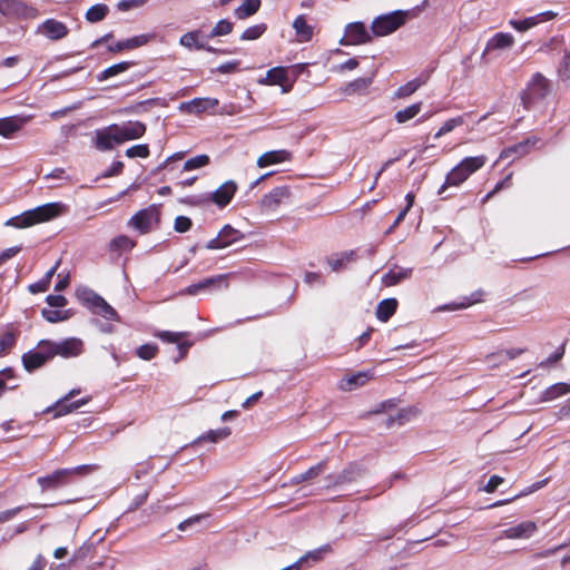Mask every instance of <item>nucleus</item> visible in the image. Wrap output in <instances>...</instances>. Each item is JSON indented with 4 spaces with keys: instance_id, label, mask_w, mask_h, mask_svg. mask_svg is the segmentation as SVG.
Here are the masks:
<instances>
[{
    "instance_id": "1",
    "label": "nucleus",
    "mask_w": 570,
    "mask_h": 570,
    "mask_svg": "<svg viewBox=\"0 0 570 570\" xmlns=\"http://www.w3.org/2000/svg\"><path fill=\"white\" fill-rule=\"evenodd\" d=\"M65 209L66 205L61 203H48L9 218L4 225L14 228H28L59 217Z\"/></svg>"
},
{
    "instance_id": "2",
    "label": "nucleus",
    "mask_w": 570,
    "mask_h": 570,
    "mask_svg": "<svg viewBox=\"0 0 570 570\" xmlns=\"http://www.w3.org/2000/svg\"><path fill=\"white\" fill-rule=\"evenodd\" d=\"M97 469L92 464L78 465L70 469H57L52 473L37 479L42 492L53 491L72 483L76 479L83 478Z\"/></svg>"
},
{
    "instance_id": "3",
    "label": "nucleus",
    "mask_w": 570,
    "mask_h": 570,
    "mask_svg": "<svg viewBox=\"0 0 570 570\" xmlns=\"http://www.w3.org/2000/svg\"><path fill=\"white\" fill-rule=\"evenodd\" d=\"M487 163L484 155L465 157L463 158L451 171L446 175L444 183L440 186L438 194L443 195L449 187H459L469 177L481 169Z\"/></svg>"
},
{
    "instance_id": "4",
    "label": "nucleus",
    "mask_w": 570,
    "mask_h": 570,
    "mask_svg": "<svg viewBox=\"0 0 570 570\" xmlns=\"http://www.w3.org/2000/svg\"><path fill=\"white\" fill-rule=\"evenodd\" d=\"M551 91V82L541 72L531 76L525 88L520 94L524 109H531L538 101L543 100Z\"/></svg>"
},
{
    "instance_id": "5",
    "label": "nucleus",
    "mask_w": 570,
    "mask_h": 570,
    "mask_svg": "<svg viewBox=\"0 0 570 570\" xmlns=\"http://www.w3.org/2000/svg\"><path fill=\"white\" fill-rule=\"evenodd\" d=\"M161 220V210L159 205H150L146 208L138 210L129 219L128 225L138 230L141 235L150 233L153 229L158 228Z\"/></svg>"
},
{
    "instance_id": "6",
    "label": "nucleus",
    "mask_w": 570,
    "mask_h": 570,
    "mask_svg": "<svg viewBox=\"0 0 570 570\" xmlns=\"http://www.w3.org/2000/svg\"><path fill=\"white\" fill-rule=\"evenodd\" d=\"M78 297L94 314L108 321H119V315L116 309L92 289H83Z\"/></svg>"
},
{
    "instance_id": "7",
    "label": "nucleus",
    "mask_w": 570,
    "mask_h": 570,
    "mask_svg": "<svg viewBox=\"0 0 570 570\" xmlns=\"http://www.w3.org/2000/svg\"><path fill=\"white\" fill-rule=\"evenodd\" d=\"M52 358L49 340H41L35 350L28 351L22 355L21 361L24 370L32 373Z\"/></svg>"
},
{
    "instance_id": "8",
    "label": "nucleus",
    "mask_w": 570,
    "mask_h": 570,
    "mask_svg": "<svg viewBox=\"0 0 570 570\" xmlns=\"http://www.w3.org/2000/svg\"><path fill=\"white\" fill-rule=\"evenodd\" d=\"M406 13L394 11L375 18L371 29L375 36H387L405 23Z\"/></svg>"
},
{
    "instance_id": "9",
    "label": "nucleus",
    "mask_w": 570,
    "mask_h": 570,
    "mask_svg": "<svg viewBox=\"0 0 570 570\" xmlns=\"http://www.w3.org/2000/svg\"><path fill=\"white\" fill-rule=\"evenodd\" d=\"M49 347L52 357L61 356L63 358L76 357L82 353L83 343L80 338L69 337L61 342L49 340Z\"/></svg>"
},
{
    "instance_id": "10",
    "label": "nucleus",
    "mask_w": 570,
    "mask_h": 570,
    "mask_svg": "<svg viewBox=\"0 0 570 570\" xmlns=\"http://www.w3.org/2000/svg\"><path fill=\"white\" fill-rule=\"evenodd\" d=\"M244 238V235L240 230L232 227L230 225H225L218 233V235L210 239L206 244L207 249H222L228 247L236 242Z\"/></svg>"
},
{
    "instance_id": "11",
    "label": "nucleus",
    "mask_w": 570,
    "mask_h": 570,
    "mask_svg": "<svg viewBox=\"0 0 570 570\" xmlns=\"http://www.w3.org/2000/svg\"><path fill=\"white\" fill-rule=\"evenodd\" d=\"M372 36L363 22H352L345 28L344 39L341 43L345 46H357L370 42Z\"/></svg>"
},
{
    "instance_id": "12",
    "label": "nucleus",
    "mask_w": 570,
    "mask_h": 570,
    "mask_svg": "<svg viewBox=\"0 0 570 570\" xmlns=\"http://www.w3.org/2000/svg\"><path fill=\"white\" fill-rule=\"evenodd\" d=\"M114 130L117 131L120 144L138 139L142 137L147 130L146 125L138 120H129L122 124H114Z\"/></svg>"
},
{
    "instance_id": "13",
    "label": "nucleus",
    "mask_w": 570,
    "mask_h": 570,
    "mask_svg": "<svg viewBox=\"0 0 570 570\" xmlns=\"http://www.w3.org/2000/svg\"><path fill=\"white\" fill-rule=\"evenodd\" d=\"M291 188L288 186H278L265 194L261 199V207L264 210H275L283 203L291 198Z\"/></svg>"
},
{
    "instance_id": "14",
    "label": "nucleus",
    "mask_w": 570,
    "mask_h": 570,
    "mask_svg": "<svg viewBox=\"0 0 570 570\" xmlns=\"http://www.w3.org/2000/svg\"><path fill=\"white\" fill-rule=\"evenodd\" d=\"M227 275H215L212 277L204 278L198 283L190 284L186 289L188 295H197L200 292L218 289L220 287H227Z\"/></svg>"
},
{
    "instance_id": "15",
    "label": "nucleus",
    "mask_w": 570,
    "mask_h": 570,
    "mask_svg": "<svg viewBox=\"0 0 570 570\" xmlns=\"http://www.w3.org/2000/svg\"><path fill=\"white\" fill-rule=\"evenodd\" d=\"M114 128L115 126L112 124L95 131V147L98 150L107 151L114 149L115 145H120L118 134Z\"/></svg>"
},
{
    "instance_id": "16",
    "label": "nucleus",
    "mask_w": 570,
    "mask_h": 570,
    "mask_svg": "<svg viewBox=\"0 0 570 570\" xmlns=\"http://www.w3.org/2000/svg\"><path fill=\"white\" fill-rule=\"evenodd\" d=\"M539 138L532 136L529 137L513 146H509L501 150L500 159H509L512 160L521 158L530 153V150L538 144Z\"/></svg>"
},
{
    "instance_id": "17",
    "label": "nucleus",
    "mask_w": 570,
    "mask_h": 570,
    "mask_svg": "<svg viewBox=\"0 0 570 570\" xmlns=\"http://www.w3.org/2000/svg\"><path fill=\"white\" fill-rule=\"evenodd\" d=\"M237 189L238 186L234 180H227L210 194L209 199L219 208H224L232 202Z\"/></svg>"
},
{
    "instance_id": "18",
    "label": "nucleus",
    "mask_w": 570,
    "mask_h": 570,
    "mask_svg": "<svg viewBox=\"0 0 570 570\" xmlns=\"http://www.w3.org/2000/svg\"><path fill=\"white\" fill-rule=\"evenodd\" d=\"M199 32L198 31H189L184 33L180 37L179 43L188 49L195 48L197 50H205L212 53H220V55H230L234 51L228 49H217L212 46H206L205 43L198 40Z\"/></svg>"
},
{
    "instance_id": "19",
    "label": "nucleus",
    "mask_w": 570,
    "mask_h": 570,
    "mask_svg": "<svg viewBox=\"0 0 570 570\" xmlns=\"http://www.w3.org/2000/svg\"><path fill=\"white\" fill-rule=\"evenodd\" d=\"M219 105L216 98H194L190 101L183 102L180 109L188 114H202L209 110H215Z\"/></svg>"
},
{
    "instance_id": "20",
    "label": "nucleus",
    "mask_w": 570,
    "mask_h": 570,
    "mask_svg": "<svg viewBox=\"0 0 570 570\" xmlns=\"http://www.w3.org/2000/svg\"><path fill=\"white\" fill-rule=\"evenodd\" d=\"M39 31L53 41L61 40L69 33L68 27L56 19L45 20L39 27Z\"/></svg>"
},
{
    "instance_id": "21",
    "label": "nucleus",
    "mask_w": 570,
    "mask_h": 570,
    "mask_svg": "<svg viewBox=\"0 0 570 570\" xmlns=\"http://www.w3.org/2000/svg\"><path fill=\"white\" fill-rule=\"evenodd\" d=\"M362 472L363 470L357 464H350L337 475H327L326 480L330 482L327 488L355 482Z\"/></svg>"
},
{
    "instance_id": "22",
    "label": "nucleus",
    "mask_w": 570,
    "mask_h": 570,
    "mask_svg": "<svg viewBox=\"0 0 570 570\" xmlns=\"http://www.w3.org/2000/svg\"><path fill=\"white\" fill-rule=\"evenodd\" d=\"M358 255L354 249L336 253L326 258L333 272H341L348 267L350 264L356 262Z\"/></svg>"
},
{
    "instance_id": "23",
    "label": "nucleus",
    "mask_w": 570,
    "mask_h": 570,
    "mask_svg": "<svg viewBox=\"0 0 570 570\" xmlns=\"http://www.w3.org/2000/svg\"><path fill=\"white\" fill-rule=\"evenodd\" d=\"M28 117L10 116L0 118V136L4 138H12L27 122Z\"/></svg>"
},
{
    "instance_id": "24",
    "label": "nucleus",
    "mask_w": 570,
    "mask_h": 570,
    "mask_svg": "<svg viewBox=\"0 0 570 570\" xmlns=\"http://www.w3.org/2000/svg\"><path fill=\"white\" fill-rule=\"evenodd\" d=\"M35 9L19 0H0V12L8 17H27Z\"/></svg>"
},
{
    "instance_id": "25",
    "label": "nucleus",
    "mask_w": 570,
    "mask_h": 570,
    "mask_svg": "<svg viewBox=\"0 0 570 570\" xmlns=\"http://www.w3.org/2000/svg\"><path fill=\"white\" fill-rule=\"evenodd\" d=\"M292 159V153L286 149L271 150L264 153L257 159L259 168L268 167L276 164H282Z\"/></svg>"
},
{
    "instance_id": "26",
    "label": "nucleus",
    "mask_w": 570,
    "mask_h": 570,
    "mask_svg": "<svg viewBox=\"0 0 570 570\" xmlns=\"http://www.w3.org/2000/svg\"><path fill=\"white\" fill-rule=\"evenodd\" d=\"M372 379L373 374L370 371L357 372L343 377L338 383V387L343 391H352L365 385Z\"/></svg>"
},
{
    "instance_id": "27",
    "label": "nucleus",
    "mask_w": 570,
    "mask_h": 570,
    "mask_svg": "<svg viewBox=\"0 0 570 570\" xmlns=\"http://www.w3.org/2000/svg\"><path fill=\"white\" fill-rule=\"evenodd\" d=\"M77 393H79V391L72 390L63 399L59 400L55 404L56 416L67 415L71 412L78 410L79 407H81L82 405H85L87 403V400H78L75 402H68Z\"/></svg>"
},
{
    "instance_id": "28",
    "label": "nucleus",
    "mask_w": 570,
    "mask_h": 570,
    "mask_svg": "<svg viewBox=\"0 0 570 570\" xmlns=\"http://www.w3.org/2000/svg\"><path fill=\"white\" fill-rule=\"evenodd\" d=\"M538 527L533 521H523L514 527H510L504 530V535L508 539H527L530 538Z\"/></svg>"
},
{
    "instance_id": "29",
    "label": "nucleus",
    "mask_w": 570,
    "mask_h": 570,
    "mask_svg": "<svg viewBox=\"0 0 570 570\" xmlns=\"http://www.w3.org/2000/svg\"><path fill=\"white\" fill-rule=\"evenodd\" d=\"M412 268L394 266L382 276V284L386 287L395 286L412 276Z\"/></svg>"
},
{
    "instance_id": "30",
    "label": "nucleus",
    "mask_w": 570,
    "mask_h": 570,
    "mask_svg": "<svg viewBox=\"0 0 570 570\" xmlns=\"http://www.w3.org/2000/svg\"><path fill=\"white\" fill-rule=\"evenodd\" d=\"M484 295V292L482 289H478L474 293L471 294L469 297H463L459 302H452L449 304H445L443 306H440V311H456V309H463L468 308L474 304H478L482 302V297Z\"/></svg>"
},
{
    "instance_id": "31",
    "label": "nucleus",
    "mask_w": 570,
    "mask_h": 570,
    "mask_svg": "<svg viewBox=\"0 0 570 570\" xmlns=\"http://www.w3.org/2000/svg\"><path fill=\"white\" fill-rule=\"evenodd\" d=\"M287 80L288 72L285 67H275L266 72V83L272 86H282L284 92H288L292 88V85L288 87L284 86L287 82Z\"/></svg>"
},
{
    "instance_id": "32",
    "label": "nucleus",
    "mask_w": 570,
    "mask_h": 570,
    "mask_svg": "<svg viewBox=\"0 0 570 570\" xmlns=\"http://www.w3.org/2000/svg\"><path fill=\"white\" fill-rule=\"evenodd\" d=\"M293 28L299 41L307 42L313 38L314 28L308 24L304 14H299L294 19Z\"/></svg>"
},
{
    "instance_id": "33",
    "label": "nucleus",
    "mask_w": 570,
    "mask_h": 570,
    "mask_svg": "<svg viewBox=\"0 0 570 570\" xmlns=\"http://www.w3.org/2000/svg\"><path fill=\"white\" fill-rule=\"evenodd\" d=\"M514 45V37L508 32H498L487 42V50H502Z\"/></svg>"
},
{
    "instance_id": "34",
    "label": "nucleus",
    "mask_w": 570,
    "mask_h": 570,
    "mask_svg": "<svg viewBox=\"0 0 570 570\" xmlns=\"http://www.w3.org/2000/svg\"><path fill=\"white\" fill-rule=\"evenodd\" d=\"M332 552V546L330 543L323 544L322 547L306 552L303 557H301L294 564L293 568L301 567L304 562L312 560L313 562H320L323 560L324 556Z\"/></svg>"
},
{
    "instance_id": "35",
    "label": "nucleus",
    "mask_w": 570,
    "mask_h": 570,
    "mask_svg": "<svg viewBox=\"0 0 570 570\" xmlns=\"http://www.w3.org/2000/svg\"><path fill=\"white\" fill-rule=\"evenodd\" d=\"M396 298H385L381 301L376 307V317L381 322H387L396 312Z\"/></svg>"
},
{
    "instance_id": "36",
    "label": "nucleus",
    "mask_w": 570,
    "mask_h": 570,
    "mask_svg": "<svg viewBox=\"0 0 570 570\" xmlns=\"http://www.w3.org/2000/svg\"><path fill=\"white\" fill-rule=\"evenodd\" d=\"M261 6V0H244L242 4L235 9L234 14L238 20H245L258 12Z\"/></svg>"
},
{
    "instance_id": "37",
    "label": "nucleus",
    "mask_w": 570,
    "mask_h": 570,
    "mask_svg": "<svg viewBox=\"0 0 570 570\" xmlns=\"http://www.w3.org/2000/svg\"><path fill=\"white\" fill-rule=\"evenodd\" d=\"M19 331L13 330L12 326L0 335V356L8 354L17 344Z\"/></svg>"
},
{
    "instance_id": "38",
    "label": "nucleus",
    "mask_w": 570,
    "mask_h": 570,
    "mask_svg": "<svg viewBox=\"0 0 570 570\" xmlns=\"http://www.w3.org/2000/svg\"><path fill=\"white\" fill-rule=\"evenodd\" d=\"M568 393H570V383L560 382L546 389V391L542 393L541 400L544 402L553 401Z\"/></svg>"
},
{
    "instance_id": "39",
    "label": "nucleus",
    "mask_w": 570,
    "mask_h": 570,
    "mask_svg": "<svg viewBox=\"0 0 570 570\" xmlns=\"http://www.w3.org/2000/svg\"><path fill=\"white\" fill-rule=\"evenodd\" d=\"M109 13V7L105 3H97L90 7L86 13L85 18L90 23H97L102 21Z\"/></svg>"
},
{
    "instance_id": "40",
    "label": "nucleus",
    "mask_w": 570,
    "mask_h": 570,
    "mask_svg": "<svg viewBox=\"0 0 570 570\" xmlns=\"http://www.w3.org/2000/svg\"><path fill=\"white\" fill-rule=\"evenodd\" d=\"M372 82V77L356 78L346 85L344 91L347 95L363 94L368 89Z\"/></svg>"
},
{
    "instance_id": "41",
    "label": "nucleus",
    "mask_w": 570,
    "mask_h": 570,
    "mask_svg": "<svg viewBox=\"0 0 570 570\" xmlns=\"http://www.w3.org/2000/svg\"><path fill=\"white\" fill-rule=\"evenodd\" d=\"M422 102H415L411 106H407L406 108L399 110L395 112L394 118L399 124H404L414 117H416L421 109H422Z\"/></svg>"
},
{
    "instance_id": "42",
    "label": "nucleus",
    "mask_w": 570,
    "mask_h": 570,
    "mask_svg": "<svg viewBox=\"0 0 570 570\" xmlns=\"http://www.w3.org/2000/svg\"><path fill=\"white\" fill-rule=\"evenodd\" d=\"M134 65H135V62H132V61H121L119 63H115V65L106 68L104 71H101V73L98 76V80H106V79L117 76L121 72H125Z\"/></svg>"
},
{
    "instance_id": "43",
    "label": "nucleus",
    "mask_w": 570,
    "mask_h": 570,
    "mask_svg": "<svg viewBox=\"0 0 570 570\" xmlns=\"http://www.w3.org/2000/svg\"><path fill=\"white\" fill-rule=\"evenodd\" d=\"M425 83V79L415 78L403 86H400L395 91V97L407 98L413 95L422 85Z\"/></svg>"
},
{
    "instance_id": "44",
    "label": "nucleus",
    "mask_w": 570,
    "mask_h": 570,
    "mask_svg": "<svg viewBox=\"0 0 570 570\" xmlns=\"http://www.w3.org/2000/svg\"><path fill=\"white\" fill-rule=\"evenodd\" d=\"M464 122H465L464 115L448 119L440 127V129L435 132L434 138L438 139V138L444 136L445 134L451 132L454 128L464 125Z\"/></svg>"
},
{
    "instance_id": "45",
    "label": "nucleus",
    "mask_w": 570,
    "mask_h": 570,
    "mask_svg": "<svg viewBox=\"0 0 570 570\" xmlns=\"http://www.w3.org/2000/svg\"><path fill=\"white\" fill-rule=\"evenodd\" d=\"M266 30L267 24L264 22L250 26L247 29H245L244 32L240 35V40H256L261 38L266 32Z\"/></svg>"
},
{
    "instance_id": "46",
    "label": "nucleus",
    "mask_w": 570,
    "mask_h": 570,
    "mask_svg": "<svg viewBox=\"0 0 570 570\" xmlns=\"http://www.w3.org/2000/svg\"><path fill=\"white\" fill-rule=\"evenodd\" d=\"M540 21V16H533L523 20H510L509 23L517 31L523 32L537 26Z\"/></svg>"
},
{
    "instance_id": "47",
    "label": "nucleus",
    "mask_w": 570,
    "mask_h": 570,
    "mask_svg": "<svg viewBox=\"0 0 570 570\" xmlns=\"http://www.w3.org/2000/svg\"><path fill=\"white\" fill-rule=\"evenodd\" d=\"M230 434V430L228 428H222L218 430H210L207 433L200 435L198 438L199 442H213L216 443L219 440L226 439Z\"/></svg>"
},
{
    "instance_id": "48",
    "label": "nucleus",
    "mask_w": 570,
    "mask_h": 570,
    "mask_svg": "<svg viewBox=\"0 0 570 570\" xmlns=\"http://www.w3.org/2000/svg\"><path fill=\"white\" fill-rule=\"evenodd\" d=\"M159 348L156 344L147 343L136 350V355L144 361H150L157 356Z\"/></svg>"
},
{
    "instance_id": "49",
    "label": "nucleus",
    "mask_w": 570,
    "mask_h": 570,
    "mask_svg": "<svg viewBox=\"0 0 570 570\" xmlns=\"http://www.w3.org/2000/svg\"><path fill=\"white\" fill-rule=\"evenodd\" d=\"M233 28H234V23L230 22L229 20H226V19L219 20L216 23V26L213 28V30L210 31L209 37L215 38V37H220V36H227L233 31Z\"/></svg>"
},
{
    "instance_id": "50",
    "label": "nucleus",
    "mask_w": 570,
    "mask_h": 570,
    "mask_svg": "<svg viewBox=\"0 0 570 570\" xmlns=\"http://www.w3.org/2000/svg\"><path fill=\"white\" fill-rule=\"evenodd\" d=\"M209 161V156L203 154L186 160L183 168L186 171L194 170L207 166Z\"/></svg>"
},
{
    "instance_id": "51",
    "label": "nucleus",
    "mask_w": 570,
    "mask_h": 570,
    "mask_svg": "<svg viewBox=\"0 0 570 570\" xmlns=\"http://www.w3.org/2000/svg\"><path fill=\"white\" fill-rule=\"evenodd\" d=\"M157 338L165 343H176L178 344L179 341L187 336L188 333L186 332H170V331H159L154 334Z\"/></svg>"
},
{
    "instance_id": "52",
    "label": "nucleus",
    "mask_w": 570,
    "mask_h": 570,
    "mask_svg": "<svg viewBox=\"0 0 570 570\" xmlns=\"http://www.w3.org/2000/svg\"><path fill=\"white\" fill-rule=\"evenodd\" d=\"M153 39H155V35H139V36H135V37H132L130 39H126L125 40L126 49L127 50H132V49L139 48L141 46L147 45Z\"/></svg>"
},
{
    "instance_id": "53",
    "label": "nucleus",
    "mask_w": 570,
    "mask_h": 570,
    "mask_svg": "<svg viewBox=\"0 0 570 570\" xmlns=\"http://www.w3.org/2000/svg\"><path fill=\"white\" fill-rule=\"evenodd\" d=\"M327 466V460H322L316 465L311 466L307 471L301 473V480L309 481L315 479L325 471Z\"/></svg>"
},
{
    "instance_id": "54",
    "label": "nucleus",
    "mask_w": 570,
    "mask_h": 570,
    "mask_svg": "<svg viewBox=\"0 0 570 570\" xmlns=\"http://www.w3.org/2000/svg\"><path fill=\"white\" fill-rule=\"evenodd\" d=\"M149 0H119L116 4L118 11H130L148 3Z\"/></svg>"
},
{
    "instance_id": "55",
    "label": "nucleus",
    "mask_w": 570,
    "mask_h": 570,
    "mask_svg": "<svg viewBox=\"0 0 570 570\" xmlns=\"http://www.w3.org/2000/svg\"><path fill=\"white\" fill-rule=\"evenodd\" d=\"M125 154L128 158H147L150 155V150L148 145L142 144L129 147Z\"/></svg>"
},
{
    "instance_id": "56",
    "label": "nucleus",
    "mask_w": 570,
    "mask_h": 570,
    "mask_svg": "<svg viewBox=\"0 0 570 570\" xmlns=\"http://www.w3.org/2000/svg\"><path fill=\"white\" fill-rule=\"evenodd\" d=\"M135 246V242L128 236L120 235L111 240V248L119 250H130Z\"/></svg>"
},
{
    "instance_id": "57",
    "label": "nucleus",
    "mask_w": 570,
    "mask_h": 570,
    "mask_svg": "<svg viewBox=\"0 0 570 570\" xmlns=\"http://www.w3.org/2000/svg\"><path fill=\"white\" fill-rule=\"evenodd\" d=\"M209 517H210V513H208V512L191 515V517L185 519L184 521H181L180 523H178L177 529L179 531H186L189 527L200 522L202 520L208 519Z\"/></svg>"
},
{
    "instance_id": "58",
    "label": "nucleus",
    "mask_w": 570,
    "mask_h": 570,
    "mask_svg": "<svg viewBox=\"0 0 570 570\" xmlns=\"http://www.w3.org/2000/svg\"><path fill=\"white\" fill-rule=\"evenodd\" d=\"M411 414V410L403 409L396 414V416L387 417L385 426L391 428L395 422H397L399 425H403L410 420Z\"/></svg>"
},
{
    "instance_id": "59",
    "label": "nucleus",
    "mask_w": 570,
    "mask_h": 570,
    "mask_svg": "<svg viewBox=\"0 0 570 570\" xmlns=\"http://www.w3.org/2000/svg\"><path fill=\"white\" fill-rule=\"evenodd\" d=\"M41 315L46 321H48L50 323L61 322L67 318V316L61 311H57V309L43 308L41 311Z\"/></svg>"
},
{
    "instance_id": "60",
    "label": "nucleus",
    "mask_w": 570,
    "mask_h": 570,
    "mask_svg": "<svg viewBox=\"0 0 570 570\" xmlns=\"http://www.w3.org/2000/svg\"><path fill=\"white\" fill-rule=\"evenodd\" d=\"M193 226V222L187 216H177L175 218L174 228L177 233H186Z\"/></svg>"
},
{
    "instance_id": "61",
    "label": "nucleus",
    "mask_w": 570,
    "mask_h": 570,
    "mask_svg": "<svg viewBox=\"0 0 570 570\" xmlns=\"http://www.w3.org/2000/svg\"><path fill=\"white\" fill-rule=\"evenodd\" d=\"M240 65L239 60H233L225 63H222L217 67L216 71L219 73H233L238 70V67Z\"/></svg>"
},
{
    "instance_id": "62",
    "label": "nucleus",
    "mask_w": 570,
    "mask_h": 570,
    "mask_svg": "<svg viewBox=\"0 0 570 570\" xmlns=\"http://www.w3.org/2000/svg\"><path fill=\"white\" fill-rule=\"evenodd\" d=\"M564 355V344H562L554 353H552L546 361L540 363L544 367L559 362Z\"/></svg>"
},
{
    "instance_id": "63",
    "label": "nucleus",
    "mask_w": 570,
    "mask_h": 570,
    "mask_svg": "<svg viewBox=\"0 0 570 570\" xmlns=\"http://www.w3.org/2000/svg\"><path fill=\"white\" fill-rule=\"evenodd\" d=\"M558 71L562 79H570V50L566 53Z\"/></svg>"
},
{
    "instance_id": "64",
    "label": "nucleus",
    "mask_w": 570,
    "mask_h": 570,
    "mask_svg": "<svg viewBox=\"0 0 570 570\" xmlns=\"http://www.w3.org/2000/svg\"><path fill=\"white\" fill-rule=\"evenodd\" d=\"M46 302L52 307H65L68 303L63 295H48Z\"/></svg>"
}]
</instances>
